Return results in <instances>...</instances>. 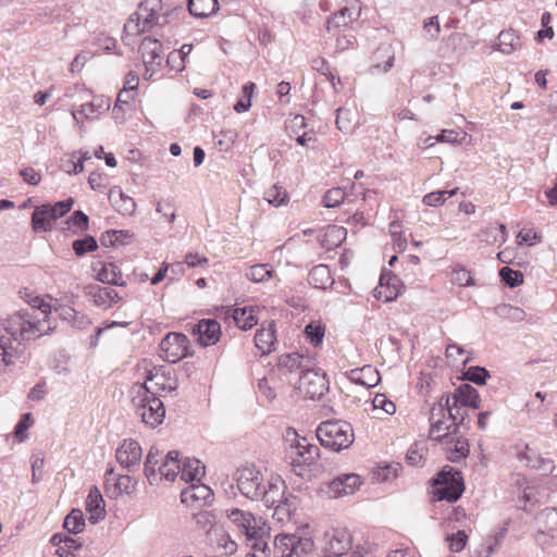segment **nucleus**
<instances>
[{
	"instance_id": "1",
	"label": "nucleus",
	"mask_w": 557,
	"mask_h": 557,
	"mask_svg": "<svg viewBox=\"0 0 557 557\" xmlns=\"http://www.w3.org/2000/svg\"><path fill=\"white\" fill-rule=\"evenodd\" d=\"M21 297L30 306V309H21L2 321V330L8 335L7 341L2 335V364L4 366L24 364L25 342L51 334L55 329L50 325L45 329V323L48 322L51 313L49 304L40 296L32 295L27 289Z\"/></svg>"
},
{
	"instance_id": "2",
	"label": "nucleus",
	"mask_w": 557,
	"mask_h": 557,
	"mask_svg": "<svg viewBox=\"0 0 557 557\" xmlns=\"http://www.w3.org/2000/svg\"><path fill=\"white\" fill-rule=\"evenodd\" d=\"M185 14L183 5L170 8L162 0H145L139 9L124 25V29L132 33H144L146 27L164 26Z\"/></svg>"
},
{
	"instance_id": "3",
	"label": "nucleus",
	"mask_w": 557,
	"mask_h": 557,
	"mask_svg": "<svg viewBox=\"0 0 557 557\" xmlns=\"http://www.w3.org/2000/svg\"><path fill=\"white\" fill-rule=\"evenodd\" d=\"M320 444L333 451L348 448L355 438L352 425L344 420H326L315 431Z\"/></svg>"
},
{
	"instance_id": "4",
	"label": "nucleus",
	"mask_w": 557,
	"mask_h": 557,
	"mask_svg": "<svg viewBox=\"0 0 557 557\" xmlns=\"http://www.w3.org/2000/svg\"><path fill=\"white\" fill-rule=\"evenodd\" d=\"M430 482L436 500L456 503L465 491L461 471L450 466H445Z\"/></svg>"
},
{
	"instance_id": "5",
	"label": "nucleus",
	"mask_w": 557,
	"mask_h": 557,
	"mask_svg": "<svg viewBox=\"0 0 557 557\" xmlns=\"http://www.w3.org/2000/svg\"><path fill=\"white\" fill-rule=\"evenodd\" d=\"M137 413L141 421L151 429L160 425L165 418V407L163 401L153 391V387H146L140 396Z\"/></svg>"
},
{
	"instance_id": "6",
	"label": "nucleus",
	"mask_w": 557,
	"mask_h": 557,
	"mask_svg": "<svg viewBox=\"0 0 557 557\" xmlns=\"http://www.w3.org/2000/svg\"><path fill=\"white\" fill-rule=\"evenodd\" d=\"M296 388L309 399H319L329 391L326 375L319 373L311 364L299 374Z\"/></svg>"
},
{
	"instance_id": "7",
	"label": "nucleus",
	"mask_w": 557,
	"mask_h": 557,
	"mask_svg": "<svg viewBox=\"0 0 557 557\" xmlns=\"http://www.w3.org/2000/svg\"><path fill=\"white\" fill-rule=\"evenodd\" d=\"M235 481L243 496L251 500H259L264 480L261 472L255 466L237 469Z\"/></svg>"
},
{
	"instance_id": "8",
	"label": "nucleus",
	"mask_w": 557,
	"mask_h": 557,
	"mask_svg": "<svg viewBox=\"0 0 557 557\" xmlns=\"http://www.w3.org/2000/svg\"><path fill=\"white\" fill-rule=\"evenodd\" d=\"M163 359L170 363H176L187 356H191L189 351L190 342L188 337L178 332L168 333L159 344Z\"/></svg>"
},
{
	"instance_id": "9",
	"label": "nucleus",
	"mask_w": 557,
	"mask_h": 557,
	"mask_svg": "<svg viewBox=\"0 0 557 557\" xmlns=\"http://www.w3.org/2000/svg\"><path fill=\"white\" fill-rule=\"evenodd\" d=\"M352 537L346 529H332L324 533L323 557H346L351 549Z\"/></svg>"
},
{
	"instance_id": "10",
	"label": "nucleus",
	"mask_w": 557,
	"mask_h": 557,
	"mask_svg": "<svg viewBox=\"0 0 557 557\" xmlns=\"http://www.w3.org/2000/svg\"><path fill=\"white\" fill-rule=\"evenodd\" d=\"M361 485L360 476L356 473H344L326 483L321 491L329 498H338L354 494Z\"/></svg>"
},
{
	"instance_id": "11",
	"label": "nucleus",
	"mask_w": 557,
	"mask_h": 557,
	"mask_svg": "<svg viewBox=\"0 0 557 557\" xmlns=\"http://www.w3.org/2000/svg\"><path fill=\"white\" fill-rule=\"evenodd\" d=\"M141 447L135 440L127 438L116 448L115 458L122 468L128 472L135 471L141 460Z\"/></svg>"
},
{
	"instance_id": "12",
	"label": "nucleus",
	"mask_w": 557,
	"mask_h": 557,
	"mask_svg": "<svg viewBox=\"0 0 557 557\" xmlns=\"http://www.w3.org/2000/svg\"><path fill=\"white\" fill-rule=\"evenodd\" d=\"M404 287L403 282L397 275L383 271L380 283L373 290V296L377 300L391 302L397 299Z\"/></svg>"
},
{
	"instance_id": "13",
	"label": "nucleus",
	"mask_w": 557,
	"mask_h": 557,
	"mask_svg": "<svg viewBox=\"0 0 557 557\" xmlns=\"http://www.w3.org/2000/svg\"><path fill=\"white\" fill-rule=\"evenodd\" d=\"M104 492L110 498H117L123 494H132L136 488V482L127 474L114 475L113 468L104 473Z\"/></svg>"
},
{
	"instance_id": "14",
	"label": "nucleus",
	"mask_w": 557,
	"mask_h": 557,
	"mask_svg": "<svg viewBox=\"0 0 557 557\" xmlns=\"http://www.w3.org/2000/svg\"><path fill=\"white\" fill-rule=\"evenodd\" d=\"M193 334L197 336L200 346L208 347L219 342L221 325L215 319H202L193 326Z\"/></svg>"
},
{
	"instance_id": "15",
	"label": "nucleus",
	"mask_w": 557,
	"mask_h": 557,
	"mask_svg": "<svg viewBox=\"0 0 557 557\" xmlns=\"http://www.w3.org/2000/svg\"><path fill=\"white\" fill-rule=\"evenodd\" d=\"M213 500L212 490L200 482L197 484L191 483L190 486L183 490L181 493V502L187 506H199L208 505Z\"/></svg>"
},
{
	"instance_id": "16",
	"label": "nucleus",
	"mask_w": 557,
	"mask_h": 557,
	"mask_svg": "<svg viewBox=\"0 0 557 557\" xmlns=\"http://www.w3.org/2000/svg\"><path fill=\"white\" fill-rule=\"evenodd\" d=\"M226 517L240 530V532L247 536L250 534H257L260 532V524L256 517L239 508H232L226 510Z\"/></svg>"
},
{
	"instance_id": "17",
	"label": "nucleus",
	"mask_w": 557,
	"mask_h": 557,
	"mask_svg": "<svg viewBox=\"0 0 557 557\" xmlns=\"http://www.w3.org/2000/svg\"><path fill=\"white\" fill-rule=\"evenodd\" d=\"M361 13V4L358 0H351L347 5L342 8L338 12H336L332 17L327 20V29L330 30L331 26L334 27H346L351 24L354 21H357Z\"/></svg>"
},
{
	"instance_id": "18",
	"label": "nucleus",
	"mask_w": 557,
	"mask_h": 557,
	"mask_svg": "<svg viewBox=\"0 0 557 557\" xmlns=\"http://www.w3.org/2000/svg\"><path fill=\"white\" fill-rule=\"evenodd\" d=\"M276 342V330L274 321L261 323L255 335V345L261 355H268L274 349Z\"/></svg>"
},
{
	"instance_id": "19",
	"label": "nucleus",
	"mask_w": 557,
	"mask_h": 557,
	"mask_svg": "<svg viewBox=\"0 0 557 557\" xmlns=\"http://www.w3.org/2000/svg\"><path fill=\"white\" fill-rule=\"evenodd\" d=\"M286 488L285 482L281 478L273 479L263 485L259 500L268 508H274L280 505L282 497H284V490Z\"/></svg>"
},
{
	"instance_id": "20",
	"label": "nucleus",
	"mask_w": 557,
	"mask_h": 557,
	"mask_svg": "<svg viewBox=\"0 0 557 557\" xmlns=\"http://www.w3.org/2000/svg\"><path fill=\"white\" fill-rule=\"evenodd\" d=\"M521 461H525V466L540 471L542 474L547 475L555 469L554 461L549 458H543L535 450L525 445L524 450L518 454Z\"/></svg>"
},
{
	"instance_id": "21",
	"label": "nucleus",
	"mask_w": 557,
	"mask_h": 557,
	"mask_svg": "<svg viewBox=\"0 0 557 557\" xmlns=\"http://www.w3.org/2000/svg\"><path fill=\"white\" fill-rule=\"evenodd\" d=\"M51 203L37 206L32 213V226L35 232H48L52 228V223L57 221Z\"/></svg>"
},
{
	"instance_id": "22",
	"label": "nucleus",
	"mask_w": 557,
	"mask_h": 557,
	"mask_svg": "<svg viewBox=\"0 0 557 557\" xmlns=\"http://www.w3.org/2000/svg\"><path fill=\"white\" fill-rule=\"evenodd\" d=\"M161 49L162 45L159 39L145 37L141 40L139 52L141 53L147 72L150 71V66L161 64Z\"/></svg>"
},
{
	"instance_id": "23",
	"label": "nucleus",
	"mask_w": 557,
	"mask_h": 557,
	"mask_svg": "<svg viewBox=\"0 0 557 557\" xmlns=\"http://www.w3.org/2000/svg\"><path fill=\"white\" fill-rule=\"evenodd\" d=\"M346 375L350 382L366 387H374L381 380L379 371L371 364L352 369Z\"/></svg>"
},
{
	"instance_id": "24",
	"label": "nucleus",
	"mask_w": 557,
	"mask_h": 557,
	"mask_svg": "<svg viewBox=\"0 0 557 557\" xmlns=\"http://www.w3.org/2000/svg\"><path fill=\"white\" fill-rule=\"evenodd\" d=\"M453 400H455V406L460 405L461 407H470L472 409H480L481 407L480 394L469 383H463L455 389Z\"/></svg>"
},
{
	"instance_id": "25",
	"label": "nucleus",
	"mask_w": 557,
	"mask_h": 557,
	"mask_svg": "<svg viewBox=\"0 0 557 557\" xmlns=\"http://www.w3.org/2000/svg\"><path fill=\"white\" fill-rule=\"evenodd\" d=\"M311 364L309 357H305L298 352H290L280 356L277 368L280 371L286 373H294L296 371L301 374L302 370H306Z\"/></svg>"
},
{
	"instance_id": "26",
	"label": "nucleus",
	"mask_w": 557,
	"mask_h": 557,
	"mask_svg": "<svg viewBox=\"0 0 557 557\" xmlns=\"http://www.w3.org/2000/svg\"><path fill=\"white\" fill-rule=\"evenodd\" d=\"M86 510L90 513L89 521L95 524L106 516L104 502L97 486H92L86 498Z\"/></svg>"
},
{
	"instance_id": "27",
	"label": "nucleus",
	"mask_w": 557,
	"mask_h": 557,
	"mask_svg": "<svg viewBox=\"0 0 557 557\" xmlns=\"http://www.w3.org/2000/svg\"><path fill=\"white\" fill-rule=\"evenodd\" d=\"M109 200L115 210L124 215H131L136 209L134 199L123 193V190L114 186L109 190Z\"/></svg>"
},
{
	"instance_id": "28",
	"label": "nucleus",
	"mask_w": 557,
	"mask_h": 557,
	"mask_svg": "<svg viewBox=\"0 0 557 557\" xmlns=\"http://www.w3.org/2000/svg\"><path fill=\"white\" fill-rule=\"evenodd\" d=\"M205 465L197 458L181 459V478L185 482L193 483L194 481L200 482L201 476L205 474Z\"/></svg>"
},
{
	"instance_id": "29",
	"label": "nucleus",
	"mask_w": 557,
	"mask_h": 557,
	"mask_svg": "<svg viewBox=\"0 0 557 557\" xmlns=\"http://www.w3.org/2000/svg\"><path fill=\"white\" fill-rule=\"evenodd\" d=\"M309 284L319 289H326L334 284V278L331 275V270L326 264L314 265L308 276Z\"/></svg>"
},
{
	"instance_id": "30",
	"label": "nucleus",
	"mask_w": 557,
	"mask_h": 557,
	"mask_svg": "<svg viewBox=\"0 0 557 557\" xmlns=\"http://www.w3.org/2000/svg\"><path fill=\"white\" fill-rule=\"evenodd\" d=\"M232 318L236 325L244 331H248L258 324L256 308L252 306L234 308L232 310Z\"/></svg>"
},
{
	"instance_id": "31",
	"label": "nucleus",
	"mask_w": 557,
	"mask_h": 557,
	"mask_svg": "<svg viewBox=\"0 0 557 557\" xmlns=\"http://www.w3.org/2000/svg\"><path fill=\"white\" fill-rule=\"evenodd\" d=\"M181 453L178 450H170L163 463L159 467L160 478H165L168 481H175L181 471Z\"/></svg>"
},
{
	"instance_id": "32",
	"label": "nucleus",
	"mask_w": 557,
	"mask_h": 557,
	"mask_svg": "<svg viewBox=\"0 0 557 557\" xmlns=\"http://www.w3.org/2000/svg\"><path fill=\"white\" fill-rule=\"evenodd\" d=\"M97 280L103 284L126 286L120 268L113 262L102 263V268L97 273Z\"/></svg>"
},
{
	"instance_id": "33",
	"label": "nucleus",
	"mask_w": 557,
	"mask_h": 557,
	"mask_svg": "<svg viewBox=\"0 0 557 557\" xmlns=\"http://www.w3.org/2000/svg\"><path fill=\"white\" fill-rule=\"evenodd\" d=\"M187 9L190 15L205 18L218 11L219 2L218 0H188Z\"/></svg>"
},
{
	"instance_id": "34",
	"label": "nucleus",
	"mask_w": 557,
	"mask_h": 557,
	"mask_svg": "<svg viewBox=\"0 0 557 557\" xmlns=\"http://www.w3.org/2000/svg\"><path fill=\"white\" fill-rule=\"evenodd\" d=\"M304 445L307 446V451H305L304 459H293L290 463L293 471L297 475H301V470H304L306 466L309 467L310 465L314 463L315 460L320 457V448L317 445L309 443L306 437H304Z\"/></svg>"
},
{
	"instance_id": "35",
	"label": "nucleus",
	"mask_w": 557,
	"mask_h": 557,
	"mask_svg": "<svg viewBox=\"0 0 557 557\" xmlns=\"http://www.w3.org/2000/svg\"><path fill=\"white\" fill-rule=\"evenodd\" d=\"M522 42L520 37L513 30H503L498 35V44L495 49L505 54H510L513 51L521 49Z\"/></svg>"
},
{
	"instance_id": "36",
	"label": "nucleus",
	"mask_w": 557,
	"mask_h": 557,
	"mask_svg": "<svg viewBox=\"0 0 557 557\" xmlns=\"http://www.w3.org/2000/svg\"><path fill=\"white\" fill-rule=\"evenodd\" d=\"M347 231L343 226L329 225L325 230L321 245L324 249L331 250L338 247L346 238Z\"/></svg>"
},
{
	"instance_id": "37",
	"label": "nucleus",
	"mask_w": 557,
	"mask_h": 557,
	"mask_svg": "<svg viewBox=\"0 0 557 557\" xmlns=\"http://www.w3.org/2000/svg\"><path fill=\"white\" fill-rule=\"evenodd\" d=\"M444 443L453 445V447H448L449 455L447 457L451 462H459L469 455V442L466 437L460 436L454 438V435H451L450 438Z\"/></svg>"
},
{
	"instance_id": "38",
	"label": "nucleus",
	"mask_w": 557,
	"mask_h": 557,
	"mask_svg": "<svg viewBox=\"0 0 557 557\" xmlns=\"http://www.w3.org/2000/svg\"><path fill=\"white\" fill-rule=\"evenodd\" d=\"M479 237L487 244H503L507 240L506 225L503 223L490 224L481 231Z\"/></svg>"
},
{
	"instance_id": "39",
	"label": "nucleus",
	"mask_w": 557,
	"mask_h": 557,
	"mask_svg": "<svg viewBox=\"0 0 557 557\" xmlns=\"http://www.w3.org/2000/svg\"><path fill=\"white\" fill-rule=\"evenodd\" d=\"M290 557H302L313 550L314 543L311 537L292 534Z\"/></svg>"
},
{
	"instance_id": "40",
	"label": "nucleus",
	"mask_w": 557,
	"mask_h": 557,
	"mask_svg": "<svg viewBox=\"0 0 557 557\" xmlns=\"http://www.w3.org/2000/svg\"><path fill=\"white\" fill-rule=\"evenodd\" d=\"M430 435L429 437L433 441L444 443L445 441H448L451 435H455L453 433V429L450 425H445L444 419L437 418V420L430 422Z\"/></svg>"
},
{
	"instance_id": "41",
	"label": "nucleus",
	"mask_w": 557,
	"mask_h": 557,
	"mask_svg": "<svg viewBox=\"0 0 557 557\" xmlns=\"http://www.w3.org/2000/svg\"><path fill=\"white\" fill-rule=\"evenodd\" d=\"M109 107L110 103L108 100L95 98L92 101L82 104V109L77 113H73V116L77 120V114H81L86 119H92L94 114L101 113L108 110Z\"/></svg>"
},
{
	"instance_id": "42",
	"label": "nucleus",
	"mask_w": 557,
	"mask_h": 557,
	"mask_svg": "<svg viewBox=\"0 0 557 557\" xmlns=\"http://www.w3.org/2000/svg\"><path fill=\"white\" fill-rule=\"evenodd\" d=\"M274 273L273 268L267 263H258L251 265L246 272V277L255 283H263L269 281Z\"/></svg>"
},
{
	"instance_id": "43",
	"label": "nucleus",
	"mask_w": 557,
	"mask_h": 557,
	"mask_svg": "<svg viewBox=\"0 0 557 557\" xmlns=\"http://www.w3.org/2000/svg\"><path fill=\"white\" fill-rule=\"evenodd\" d=\"M63 528L71 534H78L85 528V519L82 510L72 509L65 517Z\"/></svg>"
},
{
	"instance_id": "44",
	"label": "nucleus",
	"mask_w": 557,
	"mask_h": 557,
	"mask_svg": "<svg viewBox=\"0 0 557 557\" xmlns=\"http://www.w3.org/2000/svg\"><path fill=\"white\" fill-rule=\"evenodd\" d=\"M264 199L274 207H281L289 201V195L284 187L273 185L265 190Z\"/></svg>"
},
{
	"instance_id": "45",
	"label": "nucleus",
	"mask_w": 557,
	"mask_h": 557,
	"mask_svg": "<svg viewBox=\"0 0 557 557\" xmlns=\"http://www.w3.org/2000/svg\"><path fill=\"white\" fill-rule=\"evenodd\" d=\"M267 534H268V532L265 531V529L262 525H260V532H258L257 534L249 533L246 536L247 542L249 543L251 549L255 552L253 553L255 557H258L256 555L257 553H261L263 555V557L267 556L265 550L269 549V545L265 540Z\"/></svg>"
},
{
	"instance_id": "46",
	"label": "nucleus",
	"mask_w": 557,
	"mask_h": 557,
	"mask_svg": "<svg viewBox=\"0 0 557 557\" xmlns=\"http://www.w3.org/2000/svg\"><path fill=\"white\" fill-rule=\"evenodd\" d=\"M457 193L458 188H453L449 190L431 191L423 196L422 202L428 207H440L444 205L446 199L455 196Z\"/></svg>"
},
{
	"instance_id": "47",
	"label": "nucleus",
	"mask_w": 557,
	"mask_h": 557,
	"mask_svg": "<svg viewBox=\"0 0 557 557\" xmlns=\"http://www.w3.org/2000/svg\"><path fill=\"white\" fill-rule=\"evenodd\" d=\"M490 372L480 366H471L462 372V379L476 385H485Z\"/></svg>"
},
{
	"instance_id": "48",
	"label": "nucleus",
	"mask_w": 557,
	"mask_h": 557,
	"mask_svg": "<svg viewBox=\"0 0 557 557\" xmlns=\"http://www.w3.org/2000/svg\"><path fill=\"white\" fill-rule=\"evenodd\" d=\"M256 89V84L252 82L246 83L242 88V97L234 104V110L237 113H244L251 107V98Z\"/></svg>"
},
{
	"instance_id": "49",
	"label": "nucleus",
	"mask_w": 557,
	"mask_h": 557,
	"mask_svg": "<svg viewBox=\"0 0 557 557\" xmlns=\"http://www.w3.org/2000/svg\"><path fill=\"white\" fill-rule=\"evenodd\" d=\"M159 450L156 447H151L147 454L145 463H144V471L145 475L148 480V482L152 485L154 482H157V471L156 466L158 465Z\"/></svg>"
},
{
	"instance_id": "50",
	"label": "nucleus",
	"mask_w": 557,
	"mask_h": 557,
	"mask_svg": "<svg viewBox=\"0 0 557 557\" xmlns=\"http://www.w3.org/2000/svg\"><path fill=\"white\" fill-rule=\"evenodd\" d=\"M72 248L77 257H83L88 252L96 251L98 243L94 236L86 235L83 238L75 239L72 243Z\"/></svg>"
},
{
	"instance_id": "51",
	"label": "nucleus",
	"mask_w": 557,
	"mask_h": 557,
	"mask_svg": "<svg viewBox=\"0 0 557 557\" xmlns=\"http://www.w3.org/2000/svg\"><path fill=\"white\" fill-rule=\"evenodd\" d=\"M298 506V497L292 493L286 494L284 492V497H282L280 505H276V511H274V515H286L287 517H290V515L297 510Z\"/></svg>"
},
{
	"instance_id": "52",
	"label": "nucleus",
	"mask_w": 557,
	"mask_h": 557,
	"mask_svg": "<svg viewBox=\"0 0 557 557\" xmlns=\"http://www.w3.org/2000/svg\"><path fill=\"white\" fill-rule=\"evenodd\" d=\"M500 281L504 285L515 288L523 283V274L519 270H513L509 267H504L499 270Z\"/></svg>"
},
{
	"instance_id": "53",
	"label": "nucleus",
	"mask_w": 557,
	"mask_h": 557,
	"mask_svg": "<svg viewBox=\"0 0 557 557\" xmlns=\"http://www.w3.org/2000/svg\"><path fill=\"white\" fill-rule=\"evenodd\" d=\"M467 417V411L461 408L460 405H456L455 400H453L451 407L448 408V419L451 420V429L454 434L459 433L460 426H465V420Z\"/></svg>"
},
{
	"instance_id": "54",
	"label": "nucleus",
	"mask_w": 557,
	"mask_h": 557,
	"mask_svg": "<svg viewBox=\"0 0 557 557\" xmlns=\"http://www.w3.org/2000/svg\"><path fill=\"white\" fill-rule=\"evenodd\" d=\"M86 295L90 296L95 302L96 306L99 307H108L109 300H108V287H102L97 284L88 285L85 288Z\"/></svg>"
},
{
	"instance_id": "55",
	"label": "nucleus",
	"mask_w": 557,
	"mask_h": 557,
	"mask_svg": "<svg viewBox=\"0 0 557 557\" xmlns=\"http://www.w3.org/2000/svg\"><path fill=\"white\" fill-rule=\"evenodd\" d=\"M325 327L319 322H310L305 327V334L310 344L318 347L324 338Z\"/></svg>"
},
{
	"instance_id": "56",
	"label": "nucleus",
	"mask_w": 557,
	"mask_h": 557,
	"mask_svg": "<svg viewBox=\"0 0 557 557\" xmlns=\"http://www.w3.org/2000/svg\"><path fill=\"white\" fill-rule=\"evenodd\" d=\"M292 534L282 533L274 539V554L281 557H290Z\"/></svg>"
},
{
	"instance_id": "57",
	"label": "nucleus",
	"mask_w": 557,
	"mask_h": 557,
	"mask_svg": "<svg viewBox=\"0 0 557 557\" xmlns=\"http://www.w3.org/2000/svg\"><path fill=\"white\" fill-rule=\"evenodd\" d=\"M345 199V191L337 187L329 189L322 199V203L326 208H335L339 206Z\"/></svg>"
},
{
	"instance_id": "58",
	"label": "nucleus",
	"mask_w": 557,
	"mask_h": 557,
	"mask_svg": "<svg viewBox=\"0 0 557 557\" xmlns=\"http://www.w3.org/2000/svg\"><path fill=\"white\" fill-rule=\"evenodd\" d=\"M287 441L289 442V447L296 449V459L302 460L305 451H307V446L304 445V437H299L295 430L288 429Z\"/></svg>"
},
{
	"instance_id": "59",
	"label": "nucleus",
	"mask_w": 557,
	"mask_h": 557,
	"mask_svg": "<svg viewBox=\"0 0 557 557\" xmlns=\"http://www.w3.org/2000/svg\"><path fill=\"white\" fill-rule=\"evenodd\" d=\"M351 111L345 108H338L336 110V126L342 133H349L352 129L351 125Z\"/></svg>"
},
{
	"instance_id": "60",
	"label": "nucleus",
	"mask_w": 557,
	"mask_h": 557,
	"mask_svg": "<svg viewBox=\"0 0 557 557\" xmlns=\"http://www.w3.org/2000/svg\"><path fill=\"white\" fill-rule=\"evenodd\" d=\"M66 223L69 224V228L76 227L78 231L84 232L89 227V218L82 210H76L67 219Z\"/></svg>"
},
{
	"instance_id": "61",
	"label": "nucleus",
	"mask_w": 557,
	"mask_h": 557,
	"mask_svg": "<svg viewBox=\"0 0 557 557\" xmlns=\"http://www.w3.org/2000/svg\"><path fill=\"white\" fill-rule=\"evenodd\" d=\"M34 420L30 412L22 414L14 428V435L18 442H23L27 437L26 431L30 428Z\"/></svg>"
},
{
	"instance_id": "62",
	"label": "nucleus",
	"mask_w": 557,
	"mask_h": 557,
	"mask_svg": "<svg viewBox=\"0 0 557 557\" xmlns=\"http://www.w3.org/2000/svg\"><path fill=\"white\" fill-rule=\"evenodd\" d=\"M317 65L314 69H317L322 75H324L327 81L332 84V87L335 92L338 91L337 84L341 85V78L336 76L332 71L326 60L321 59L319 61H315Z\"/></svg>"
},
{
	"instance_id": "63",
	"label": "nucleus",
	"mask_w": 557,
	"mask_h": 557,
	"mask_svg": "<svg viewBox=\"0 0 557 557\" xmlns=\"http://www.w3.org/2000/svg\"><path fill=\"white\" fill-rule=\"evenodd\" d=\"M447 541L449 542L450 550L458 553L466 547L468 535L463 530H459L456 533L448 535Z\"/></svg>"
},
{
	"instance_id": "64",
	"label": "nucleus",
	"mask_w": 557,
	"mask_h": 557,
	"mask_svg": "<svg viewBox=\"0 0 557 557\" xmlns=\"http://www.w3.org/2000/svg\"><path fill=\"white\" fill-rule=\"evenodd\" d=\"M453 280L458 285L465 286V287L473 286L475 284L474 278L471 276L470 271H468L463 267H460L454 271Z\"/></svg>"
}]
</instances>
